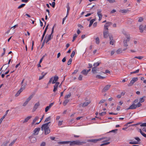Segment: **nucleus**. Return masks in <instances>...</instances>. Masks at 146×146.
I'll return each instance as SVG.
<instances>
[{
    "label": "nucleus",
    "instance_id": "nucleus-1",
    "mask_svg": "<svg viewBox=\"0 0 146 146\" xmlns=\"http://www.w3.org/2000/svg\"><path fill=\"white\" fill-rule=\"evenodd\" d=\"M50 122H49L42 125L41 127L42 130L44 131V134L47 135L50 132V130L48 126L49 124L50 123Z\"/></svg>",
    "mask_w": 146,
    "mask_h": 146
},
{
    "label": "nucleus",
    "instance_id": "nucleus-53",
    "mask_svg": "<svg viewBox=\"0 0 146 146\" xmlns=\"http://www.w3.org/2000/svg\"><path fill=\"white\" fill-rule=\"evenodd\" d=\"M110 3H112L115 2V0H107Z\"/></svg>",
    "mask_w": 146,
    "mask_h": 146
},
{
    "label": "nucleus",
    "instance_id": "nucleus-6",
    "mask_svg": "<svg viewBox=\"0 0 146 146\" xmlns=\"http://www.w3.org/2000/svg\"><path fill=\"white\" fill-rule=\"evenodd\" d=\"M104 37V38H107L110 35L109 34L108 31H104L103 32Z\"/></svg>",
    "mask_w": 146,
    "mask_h": 146
},
{
    "label": "nucleus",
    "instance_id": "nucleus-42",
    "mask_svg": "<svg viewBox=\"0 0 146 146\" xmlns=\"http://www.w3.org/2000/svg\"><path fill=\"white\" fill-rule=\"evenodd\" d=\"M58 79V77L57 76H55L54 77V80H55V81H57Z\"/></svg>",
    "mask_w": 146,
    "mask_h": 146
},
{
    "label": "nucleus",
    "instance_id": "nucleus-63",
    "mask_svg": "<svg viewBox=\"0 0 146 146\" xmlns=\"http://www.w3.org/2000/svg\"><path fill=\"white\" fill-rule=\"evenodd\" d=\"M78 69L75 70L74 71V72L73 73H72V74H76L78 72Z\"/></svg>",
    "mask_w": 146,
    "mask_h": 146
},
{
    "label": "nucleus",
    "instance_id": "nucleus-56",
    "mask_svg": "<svg viewBox=\"0 0 146 146\" xmlns=\"http://www.w3.org/2000/svg\"><path fill=\"white\" fill-rule=\"evenodd\" d=\"M143 20V18L142 17H140L138 20L139 22H141Z\"/></svg>",
    "mask_w": 146,
    "mask_h": 146
},
{
    "label": "nucleus",
    "instance_id": "nucleus-33",
    "mask_svg": "<svg viewBox=\"0 0 146 146\" xmlns=\"http://www.w3.org/2000/svg\"><path fill=\"white\" fill-rule=\"evenodd\" d=\"M96 42L97 44H99L100 43V40L99 38L97 37L96 38Z\"/></svg>",
    "mask_w": 146,
    "mask_h": 146
},
{
    "label": "nucleus",
    "instance_id": "nucleus-5",
    "mask_svg": "<svg viewBox=\"0 0 146 146\" xmlns=\"http://www.w3.org/2000/svg\"><path fill=\"white\" fill-rule=\"evenodd\" d=\"M25 80L24 79H23L21 82V89H22L23 90V89H24L26 86L27 85V82H24V80Z\"/></svg>",
    "mask_w": 146,
    "mask_h": 146
},
{
    "label": "nucleus",
    "instance_id": "nucleus-17",
    "mask_svg": "<svg viewBox=\"0 0 146 146\" xmlns=\"http://www.w3.org/2000/svg\"><path fill=\"white\" fill-rule=\"evenodd\" d=\"M96 20V19H92L90 21V24L89 25V27H90L93 23Z\"/></svg>",
    "mask_w": 146,
    "mask_h": 146
},
{
    "label": "nucleus",
    "instance_id": "nucleus-18",
    "mask_svg": "<svg viewBox=\"0 0 146 146\" xmlns=\"http://www.w3.org/2000/svg\"><path fill=\"white\" fill-rule=\"evenodd\" d=\"M81 73L85 76L87 75L88 74L86 70V69H84L82 70Z\"/></svg>",
    "mask_w": 146,
    "mask_h": 146
},
{
    "label": "nucleus",
    "instance_id": "nucleus-38",
    "mask_svg": "<svg viewBox=\"0 0 146 146\" xmlns=\"http://www.w3.org/2000/svg\"><path fill=\"white\" fill-rule=\"evenodd\" d=\"M72 61V59L71 58H70L68 60V65H70Z\"/></svg>",
    "mask_w": 146,
    "mask_h": 146
},
{
    "label": "nucleus",
    "instance_id": "nucleus-34",
    "mask_svg": "<svg viewBox=\"0 0 146 146\" xmlns=\"http://www.w3.org/2000/svg\"><path fill=\"white\" fill-rule=\"evenodd\" d=\"M139 69L136 70L135 71L133 72H130V74H136V73H138L139 72Z\"/></svg>",
    "mask_w": 146,
    "mask_h": 146
},
{
    "label": "nucleus",
    "instance_id": "nucleus-62",
    "mask_svg": "<svg viewBox=\"0 0 146 146\" xmlns=\"http://www.w3.org/2000/svg\"><path fill=\"white\" fill-rule=\"evenodd\" d=\"M114 40H110V44L113 45L114 44Z\"/></svg>",
    "mask_w": 146,
    "mask_h": 146
},
{
    "label": "nucleus",
    "instance_id": "nucleus-43",
    "mask_svg": "<svg viewBox=\"0 0 146 146\" xmlns=\"http://www.w3.org/2000/svg\"><path fill=\"white\" fill-rule=\"evenodd\" d=\"M122 50L120 49H118L116 51V52L117 54H119L122 52Z\"/></svg>",
    "mask_w": 146,
    "mask_h": 146
},
{
    "label": "nucleus",
    "instance_id": "nucleus-26",
    "mask_svg": "<svg viewBox=\"0 0 146 146\" xmlns=\"http://www.w3.org/2000/svg\"><path fill=\"white\" fill-rule=\"evenodd\" d=\"M17 140V139H15L13 140L10 143V146H12L14 143H15V142Z\"/></svg>",
    "mask_w": 146,
    "mask_h": 146
},
{
    "label": "nucleus",
    "instance_id": "nucleus-54",
    "mask_svg": "<svg viewBox=\"0 0 146 146\" xmlns=\"http://www.w3.org/2000/svg\"><path fill=\"white\" fill-rule=\"evenodd\" d=\"M60 83L58 82H56L55 83L54 86H55V87H58V86L59 84Z\"/></svg>",
    "mask_w": 146,
    "mask_h": 146
},
{
    "label": "nucleus",
    "instance_id": "nucleus-51",
    "mask_svg": "<svg viewBox=\"0 0 146 146\" xmlns=\"http://www.w3.org/2000/svg\"><path fill=\"white\" fill-rule=\"evenodd\" d=\"M143 58V56H135L134 57V58H137L139 59H141Z\"/></svg>",
    "mask_w": 146,
    "mask_h": 146
},
{
    "label": "nucleus",
    "instance_id": "nucleus-61",
    "mask_svg": "<svg viewBox=\"0 0 146 146\" xmlns=\"http://www.w3.org/2000/svg\"><path fill=\"white\" fill-rule=\"evenodd\" d=\"M93 13H94L93 12H92V13H88L87 14H86V15H85V16L86 17H88V16L90 15H91Z\"/></svg>",
    "mask_w": 146,
    "mask_h": 146
},
{
    "label": "nucleus",
    "instance_id": "nucleus-11",
    "mask_svg": "<svg viewBox=\"0 0 146 146\" xmlns=\"http://www.w3.org/2000/svg\"><path fill=\"white\" fill-rule=\"evenodd\" d=\"M137 108L136 105L133 103L132 105L130 106L129 108L127 109V110L129 109H135Z\"/></svg>",
    "mask_w": 146,
    "mask_h": 146
},
{
    "label": "nucleus",
    "instance_id": "nucleus-41",
    "mask_svg": "<svg viewBox=\"0 0 146 146\" xmlns=\"http://www.w3.org/2000/svg\"><path fill=\"white\" fill-rule=\"evenodd\" d=\"M108 26L107 25H105L104 26V31H108Z\"/></svg>",
    "mask_w": 146,
    "mask_h": 146
},
{
    "label": "nucleus",
    "instance_id": "nucleus-7",
    "mask_svg": "<svg viewBox=\"0 0 146 146\" xmlns=\"http://www.w3.org/2000/svg\"><path fill=\"white\" fill-rule=\"evenodd\" d=\"M111 86V85H108L106 86L102 90V92H106L110 88Z\"/></svg>",
    "mask_w": 146,
    "mask_h": 146
},
{
    "label": "nucleus",
    "instance_id": "nucleus-50",
    "mask_svg": "<svg viewBox=\"0 0 146 146\" xmlns=\"http://www.w3.org/2000/svg\"><path fill=\"white\" fill-rule=\"evenodd\" d=\"M50 108L48 106H47L45 108V112H47L48 110Z\"/></svg>",
    "mask_w": 146,
    "mask_h": 146
},
{
    "label": "nucleus",
    "instance_id": "nucleus-23",
    "mask_svg": "<svg viewBox=\"0 0 146 146\" xmlns=\"http://www.w3.org/2000/svg\"><path fill=\"white\" fill-rule=\"evenodd\" d=\"M145 98V96H143V97L140 98L139 100V102L141 103L145 101V99L144 98Z\"/></svg>",
    "mask_w": 146,
    "mask_h": 146
},
{
    "label": "nucleus",
    "instance_id": "nucleus-13",
    "mask_svg": "<svg viewBox=\"0 0 146 146\" xmlns=\"http://www.w3.org/2000/svg\"><path fill=\"white\" fill-rule=\"evenodd\" d=\"M97 68L93 67L92 68V72L93 74H95L97 73Z\"/></svg>",
    "mask_w": 146,
    "mask_h": 146
},
{
    "label": "nucleus",
    "instance_id": "nucleus-31",
    "mask_svg": "<svg viewBox=\"0 0 146 146\" xmlns=\"http://www.w3.org/2000/svg\"><path fill=\"white\" fill-rule=\"evenodd\" d=\"M33 97V95H31L30 96H29L28 98H27V100H26V101L28 102H29V101Z\"/></svg>",
    "mask_w": 146,
    "mask_h": 146
},
{
    "label": "nucleus",
    "instance_id": "nucleus-15",
    "mask_svg": "<svg viewBox=\"0 0 146 146\" xmlns=\"http://www.w3.org/2000/svg\"><path fill=\"white\" fill-rule=\"evenodd\" d=\"M97 15L99 17H102V14L101 13V10H97Z\"/></svg>",
    "mask_w": 146,
    "mask_h": 146
},
{
    "label": "nucleus",
    "instance_id": "nucleus-46",
    "mask_svg": "<svg viewBox=\"0 0 146 146\" xmlns=\"http://www.w3.org/2000/svg\"><path fill=\"white\" fill-rule=\"evenodd\" d=\"M106 114V111H104V112H102V113H99V115L100 116H103L104 115H105V114Z\"/></svg>",
    "mask_w": 146,
    "mask_h": 146
},
{
    "label": "nucleus",
    "instance_id": "nucleus-2",
    "mask_svg": "<svg viewBox=\"0 0 146 146\" xmlns=\"http://www.w3.org/2000/svg\"><path fill=\"white\" fill-rule=\"evenodd\" d=\"M69 143L70 144V146H71L72 145H81L83 144H85L86 143V142L85 141H82L80 142L79 141H69Z\"/></svg>",
    "mask_w": 146,
    "mask_h": 146
},
{
    "label": "nucleus",
    "instance_id": "nucleus-22",
    "mask_svg": "<svg viewBox=\"0 0 146 146\" xmlns=\"http://www.w3.org/2000/svg\"><path fill=\"white\" fill-rule=\"evenodd\" d=\"M69 100L68 99H66L63 102V104L64 106H65L69 102Z\"/></svg>",
    "mask_w": 146,
    "mask_h": 146
},
{
    "label": "nucleus",
    "instance_id": "nucleus-55",
    "mask_svg": "<svg viewBox=\"0 0 146 146\" xmlns=\"http://www.w3.org/2000/svg\"><path fill=\"white\" fill-rule=\"evenodd\" d=\"M109 38H110V40H114L113 39V36L112 35H109Z\"/></svg>",
    "mask_w": 146,
    "mask_h": 146
},
{
    "label": "nucleus",
    "instance_id": "nucleus-57",
    "mask_svg": "<svg viewBox=\"0 0 146 146\" xmlns=\"http://www.w3.org/2000/svg\"><path fill=\"white\" fill-rule=\"evenodd\" d=\"M121 11H122V13H126L128 11H129L128 10H121Z\"/></svg>",
    "mask_w": 146,
    "mask_h": 146
},
{
    "label": "nucleus",
    "instance_id": "nucleus-49",
    "mask_svg": "<svg viewBox=\"0 0 146 146\" xmlns=\"http://www.w3.org/2000/svg\"><path fill=\"white\" fill-rule=\"evenodd\" d=\"M134 139L137 141V142H139V143H140L139 141H141V139H139V138L138 137H135Z\"/></svg>",
    "mask_w": 146,
    "mask_h": 146
},
{
    "label": "nucleus",
    "instance_id": "nucleus-10",
    "mask_svg": "<svg viewBox=\"0 0 146 146\" xmlns=\"http://www.w3.org/2000/svg\"><path fill=\"white\" fill-rule=\"evenodd\" d=\"M53 35L51 36V35H48V37L47 36V38L46 39L45 42L46 43H47L49 40H50L52 38Z\"/></svg>",
    "mask_w": 146,
    "mask_h": 146
},
{
    "label": "nucleus",
    "instance_id": "nucleus-32",
    "mask_svg": "<svg viewBox=\"0 0 146 146\" xmlns=\"http://www.w3.org/2000/svg\"><path fill=\"white\" fill-rule=\"evenodd\" d=\"M47 72L45 73L44 75H43L42 76H40L39 78V80H40L42 79L44 77V76L47 74Z\"/></svg>",
    "mask_w": 146,
    "mask_h": 146
},
{
    "label": "nucleus",
    "instance_id": "nucleus-3",
    "mask_svg": "<svg viewBox=\"0 0 146 146\" xmlns=\"http://www.w3.org/2000/svg\"><path fill=\"white\" fill-rule=\"evenodd\" d=\"M105 138H106L105 137H102L98 139H88L87 140V141L93 143H96L98 141H101L102 140L105 139Z\"/></svg>",
    "mask_w": 146,
    "mask_h": 146
},
{
    "label": "nucleus",
    "instance_id": "nucleus-14",
    "mask_svg": "<svg viewBox=\"0 0 146 146\" xmlns=\"http://www.w3.org/2000/svg\"><path fill=\"white\" fill-rule=\"evenodd\" d=\"M32 117L31 116H29L27 117V118L25 119L23 121V123H24L27 122Z\"/></svg>",
    "mask_w": 146,
    "mask_h": 146
},
{
    "label": "nucleus",
    "instance_id": "nucleus-58",
    "mask_svg": "<svg viewBox=\"0 0 146 146\" xmlns=\"http://www.w3.org/2000/svg\"><path fill=\"white\" fill-rule=\"evenodd\" d=\"M46 143L45 142H43L40 144V146H45L46 145Z\"/></svg>",
    "mask_w": 146,
    "mask_h": 146
},
{
    "label": "nucleus",
    "instance_id": "nucleus-39",
    "mask_svg": "<svg viewBox=\"0 0 146 146\" xmlns=\"http://www.w3.org/2000/svg\"><path fill=\"white\" fill-rule=\"evenodd\" d=\"M110 143V142H108L106 143H104L100 145V146H103L104 145H107Z\"/></svg>",
    "mask_w": 146,
    "mask_h": 146
},
{
    "label": "nucleus",
    "instance_id": "nucleus-16",
    "mask_svg": "<svg viewBox=\"0 0 146 146\" xmlns=\"http://www.w3.org/2000/svg\"><path fill=\"white\" fill-rule=\"evenodd\" d=\"M139 29L140 31V32L141 33L143 32L144 28L143 26L142 25H140L139 27Z\"/></svg>",
    "mask_w": 146,
    "mask_h": 146
},
{
    "label": "nucleus",
    "instance_id": "nucleus-30",
    "mask_svg": "<svg viewBox=\"0 0 146 146\" xmlns=\"http://www.w3.org/2000/svg\"><path fill=\"white\" fill-rule=\"evenodd\" d=\"M96 78L97 79H102L104 78L105 77L99 75H97L96 76Z\"/></svg>",
    "mask_w": 146,
    "mask_h": 146
},
{
    "label": "nucleus",
    "instance_id": "nucleus-12",
    "mask_svg": "<svg viewBox=\"0 0 146 146\" xmlns=\"http://www.w3.org/2000/svg\"><path fill=\"white\" fill-rule=\"evenodd\" d=\"M69 141H59L58 142V143L59 145H62L68 144L69 143Z\"/></svg>",
    "mask_w": 146,
    "mask_h": 146
},
{
    "label": "nucleus",
    "instance_id": "nucleus-29",
    "mask_svg": "<svg viewBox=\"0 0 146 146\" xmlns=\"http://www.w3.org/2000/svg\"><path fill=\"white\" fill-rule=\"evenodd\" d=\"M135 82L133 80H132L131 81L130 83L128 84V86H132Z\"/></svg>",
    "mask_w": 146,
    "mask_h": 146
},
{
    "label": "nucleus",
    "instance_id": "nucleus-8",
    "mask_svg": "<svg viewBox=\"0 0 146 146\" xmlns=\"http://www.w3.org/2000/svg\"><path fill=\"white\" fill-rule=\"evenodd\" d=\"M40 104L39 102L36 103L34 105L33 110V112L35 111L38 108V107L40 106Z\"/></svg>",
    "mask_w": 146,
    "mask_h": 146
},
{
    "label": "nucleus",
    "instance_id": "nucleus-24",
    "mask_svg": "<svg viewBox=\"0 0 146 146\" xmlns=\"http://www.w3.org/2000/svg\"><path fill=\"white\" fill-rule=\"evenodd\" d=\"M39 118V117L38 116H36L35 117V119L33 120V122L32 123V124H33Z\"/></svg>",
    "mask_w": 146,
    "mask_h": 146
},
{
    "label": "nucleus",
    "instance_id": "nucleus-28",
    "mask_svg": "<svg viewBox=\"0 0 146 146\" xmlns=\"http://www.w3.org/2000/svg\"><path fill=\"white\" fill-rule=\"evenodd\" d=\"M129 144H139L140 143H139V142L135 141L133 142H129Z\"/></svg>",
    "mask_w": 146,
    "mask_h": 146
},
{
    "label": "nucleus",
    "instance_id": "nucleus-27",
    "mask_svg": "<svg viewBox=\"0 0 146 146\" xmlns=\"http://www.w3.org/2000/svg\"><path fill=\"white\" fill-rule=\"evenodd\" d=\"M47 35H46V36H45V37L44 39V40L43 42L42 43V45H41V48H42L44 46V45L45 42V41L46 40V38H47Z\"/></svg>",
    "mask_w": 146,
    "mask_h": 146
},
{
    "label": "nucleus",
    "instance_id": "nucleus-4",
    "mask_svg": "<svg viewBox=\"0 0 146 146\" xmlns=\"http://www.w3.org/2000/svg\"><path fill=\"white\" fill-rule=\"evenodd\" d=\"M126 37L127 38V39L124 40L123 41V43L124 46L127 47L128 46L127 44V42L129 41L130 37L129 35H126Z\"/></svg>",
    "mask_w": 146,
    "mask_h": 146
},
{
    "label": "nucleus",
    "instance_id": "nucleus-25",
    "mask_svg": "<svg viewBox=\"0 0 146 146\" xmlns=\"http://www.w3.org/2000/svg\"><path fill=\"white\" fill-rule=\"evenodd\" d=\"M100 63L98 62L95 63L93 64V66L94 67L97 68V67L100 65Z\"/></svg>",
    "mask_w": 146,
    "mask_h": 146
},
{
    "label": "nucleus",
    "instance_id": "nucleus-36",
    "mask_svg": "<svg viewBox=\"0 0 146 146\" xmlns=\"http://www.w3.org/2000/svg\"><path fill=\"white\" fill-rule=\"evenodd\" d=\"M25 4H22L20 5V6H19L18 7V9H21L22 7H24L25 6Z\"/></svg>",
    "mask_w": 146,
    "mask_h": 146
},
{
    "label": "nucleus",
    "instance_id": "nucleus-59",
    "mask_svg": "<svg viewBox=\"0 0 146 146\" xmlns=\"http://www.w3.org/2000/svg\"><path fill=\"white\" fill-rule=\"evenodd\" d=\"M44 55L43 56H42V58L40 59V61L39 62V63H41L42 62L43 59H44Z\"/></svg>",
    "mask_w": 146,
    "mask_h": 146
},
{
    "label": "nucleus",
    "instance_id": "nucleus-45",
    "mask_svg": "<svg viewBox=\"0 0 146 146\" xmlns=\"http://www.w3.org/2000/svg\"><path fill=\"white\" fill-rule=\"evenodd\" d=\"M82 78L83 76L81 75H79V76L78 77V79L79 80L81 81L82 80Z\"/></svg>",
    "mask_w": 146,
    "mask_h": 146
},
{
    "label": "nucleus",
    "instance_id": "nucleus-60",
    "mask_svg": "<svg viewBox=\"0 0 146 146\" xmlns=\"http://www.w3.org/2000/svg\"><path fill=\"white\" fill-rule=\"evenodd\" d=\"M132 80H133L134 82H135L137 81V80L138 78L137 77L134 78L132 79Z\"/></svg>",
    "mask_w": 146,
    "mask_h": 146
},
{
    "label": "nucleus",
    "instance_id": "nucleus-47",
    "mask_svg": "<svg viewBox=\"0 0 146 146\" xmlns=\"http://www.w3.org/2000/svg\"><path fill=\"white\" fill-rule=\"evenodd\" d=\"M112 23L111 22H108L106 23L105 25H107L108 26V27L112 25Z\"/></svg>",
    "mask_w": 146,
    "mask_h": 146
},
{
    "label": "nucleus",
    "instance_id": "nucleus-37",
    "mask_svg": "<svg viewBox=\"0 0 146 146\" xmlns=\"http://www.w3.org/2000/svg\"><path fill=\"white\" fill-rule=\"evenodd\" d=\"M118 129H115L112 130L111 131H110L109 132H108V133H111V132H113L114 133H116V132L117 131H118Z\"/></svg>",
    "mask_w": 146,
    "mask_h": 146
},
{
    "label": "nucleus",
    "instance_id": "nucleus-52",
    "mask_svg": "<svg viewBox=\"0 0 146 146\" xmlns=\"http://www.w3.org/2000/svg\"><path fill=\"white\" fill-rule=\"evenodd\" d=\"M136 105L137 106V107L138 108V107H141V106L142 104H141V102H139L137 104V105Z\"/></svg>",
    "mask_w": 146,
    "mask_h": 146
},
{
    "label": "nucleus",
    "instance_id": "nucleus-48",
    "mask_svg": "<svg viewBox=\"0 0 146 146\" xmlns=\"http://www.w3.org/2000/svg\"><path fill=\"white\" fill-rule=\"evenodd\" d=\"M71 96V93H69L68 94L66 95L65 96V98H69Z\"/></svg>",
    "mask_w": 146,
    "mask_h": 146
},
{
    "label": "nucleus",
    "instance_id": "nucleus-19",
    "mask_svg": "<svg viewBox=\"0 0 146 146\" xmlns=\"http://www.w3.org/2000/svg\"><path fill=\"white\" fill-rule=\"evenodd\" d=\"M23 90L22 89H20L17 92V93L15 95V96L16 97H17L23 91Z\"/></svg>",
    "mask_w": 146,
    "mask_h": 146
},
{
    "label": "nucleus",
    "instance_id": "nucleus-21",
    "mask_svg": "<svg viewBox=\"0 0 146 146\" xmlns=\"http://www.w3.org/2000/svg\"><path fill=\"white\" fill-rule=\"evenodd\" d=\"M36 141V139L35 137H32L31 139V141L32 143H35Z\"/></svg>",
    "mask_w": 146,
    "mask_h": 146
},
{
    "label": "nucleus",
    "instance_id": "nucleus-64",
    "mask_svg": "<svg viewBox=\"0 0 146 146\" xmlns=\"http://www.w3.org/2000/svg\"><path fill=\"white\" fill-rule=\"evenodd\" d=\"M141 127H146V123H142L140 125Z\"/></svg>",
    "mask_w": 146,
    "mask_h": 146
},
{
    "label": "nucleus",
    "instance_id": "nucleus-35",
    "mask_svg": "<svg viewBox=\"0 0 146 146\" xmlns=\"http://www.w3.org/2000/svg\"><path fill=\"white\" fill-rule=\"evenodd\" d=\"M51 119L50 116H49L46 118L44 122H47L50 121Z\"/></svg>",
    "mask_w": 146,
    "mask_h": 146
},
{
    "label": "nucleus",
    "instance_id": "nucleus-9",
    "mask_svg": "<svg viewBox=\"0 0 146 146\" xmlns=\"http://www.w3.org/2000/svg\"><path fill=\"white\" fill-rule=\"evenodd\" d=\"M40 130V128H35L34 130V135H37L39 131Z\"/></svg>",
    "mask_w": 146,
    "mask_h": 146
},
{
    "label": "nucleus",
    "instance_id": "nucleus-44",
    "mask_svg": "<svg viewBox=\"0 0 146 146\" xmlns=\"http://www.w3.org/2000/svg\"><path fill=\"white\" fill-rule=\"evenodd\" d=\"M75 54V52L74 51H73L70 55L71 58H73Z\"/></svg>",
    "mask_w": 146,
    "mask_h": 146
},
{
    "label": "nucleus",
    "instance_id": "nucleus-40",
    "mask_svg": "<svg viewBox=\"0 0 146 146\" xmlns=\"http://www.w3.org/2000/svg\"><path fill=\"white\" fill-rule=\"evenodd\" d=\"M49 4L51 6H52L53 8H54L55 6V3L54 2H52V4L50 3Z\"/></svg>",
    "mask_w": 146,
    "mask_h": 146
},
{
    "label": "nucleus",
    "instance_id": "nucleus-20",
    "mask_svg": "<svg viewBox=\"0 0 146 146\" xmlns=\"http://www.w3.org/2000/svg\"><path fill=\"white\" fill-rule=\"evenodd\" d=\"M90 103V102H85L84 103L82 104V107H84L87 106Z\"/></svg>",
    "mask_w": 146,
    "mask_h": 146
}]
</instances>
